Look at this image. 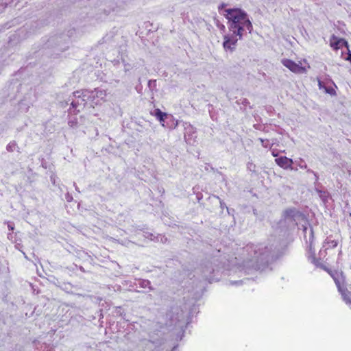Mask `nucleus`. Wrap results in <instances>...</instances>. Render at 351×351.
<instances>
[{"label":"nucleus","mask_w":351,"mask_h":351,"mask_svg":"<svg viewBox=\"0 0 351 351\" xmlns=\"http://www.w3.org/2000/svg\"><path fill=\"white\" fill-rule=\"evenodd\" d=\"M69 125L71 126V127H75L76 125H77V120L76 119H70L69 121Z\"/></svg>","instance_id":"a211bd4d"},{"label":"nucleus","mask_w":351,"mask_h":351,"mask_svg":"<svg viewBox=\"0 0 351 351\" xmlns=\"http://www.w3.org/2000/svg\"><path fill=\"white\" fill-rule=\"evenodd\" d=\"M348 60L351 61V53L349 54L348 58Z\"/></svg>","instance_id":"c756f323"},{"label":"nucleus","mask_w":351,"mask_h":351,"mask_svg":"<svg viewBox=\"0 0 351 351\" xmlns=\"http://www.w3.org/2000/svg\"><path fill=\"white\" fill-rule=\"evenodd\" d=\"M300 160L301 163H299V164H298L299 167H300V168H302V169H306V168L307 167L306 165V164H304V165H302V163H303V162H303V160H302V159H300Z\"/></svg>","instance_id":"412c9836"},{"label":"nucleus","mask_w":351,"mask_h":351,"mask_svg":"<svg viewBox=\"0 0 351 351\" xmlns=\"http://www.w3.org/2000/svg\"><path fill=\"white\" fill-rule=\"evenodd\" d=\"M239 283H240V282H237V281H235V282H231V285H237V284H239Z\"/></svg>","instance_id":"c85d7f7f"},{"label":"nucleus","mask_w":351,"mask_h":351,"mask_svg":"<svg viewBox=\"0 0 351 351\" xmlns=\"http://www.w3.org/2000/svg\"><path fill=\"white\" fill-rule=\"evenodd\" d=\"M85 93H86V90H77L73 93L74 99L71 102V108L69 109L70 113L79 112L81 108L88 106Z\"/></svg>","instance_id":"423d86ee"},{"label":"nucleus","mask_w":351,"mask_h":351,"mask_svg":"<svg viewBox=\"0 0 351 351\" xmlns=\"http://www.w3.org/2000/svg\"><path fill=\"white\" fill-rule=\"evenodd\" d=\"M136 285H138L140 288L151 290L150 282L147 280H137Z\"/></svg>","instance_id":"4468645a"},{"label":"nucleus","mask_w":351,"mask_h":351,"mask_svg":"<svg viewBox=\"0 0 351 351\" xmlns=\"http://www.w3.org/2000/svg\"><path fill=\"white\" fill-rule=\"evenodd\" d=\"M221 29H223V30H224V29H225V26H224L223 25H221Z\"/></svg>","instance_id":"2f4dec72"},{"label":"nucleus","mask_w":351,"mask_h":351,"mask_svg":"<svg viewBox=\"0 0 351 351\" xmlns=\"http://www.w3.org/2000/svg\"><path fill=\"white\" fill-rule=\"evenodd\" d=\"M164 348H156L154 350H153L152 351H163Z\"/></svg>","instance_id":"393cba45"},{"label":"nucleus","mask_w":351,"mask_h":351,"mask_svg":"<svg viewBox=\"0 0 351 351\" xmlns=\"http://www.w3.org/2000/svg\"><path fill=\"white\" fill-rule=\"evenodd\" d=\"M153 84L155 86L156 85V81H149V86H153Z\"/></svg>","instance_id":"5701e85b"},{"label":"nucleus","mask_w":351,"mask_h":351,"mask_svg":"<svg viewBox=\"0 0 351 351\" xmlns=\"http://www.w3.org/2000/svg\"><path fill=\"white\" fill-rule=\"evenodd\" d=\"M8 239H12V234H9L8 235Z\"/></svg>","instance_id":"7c9ffc66"},{"label":"nucleus","mask_w":351,"mask_h":351,"mask_svg":"<svg viewBox=\"0 0 351 351\" xmlns=\"http://www.w3.org/2000/svg\"><path fill=\"white\" fill-rule=\"evenodd\" d=\"M276 163L284 169H293L292 165L293 161L291 158L286 156H280L275 159Z\"/></svg>","instance_id":"9d476101"},{"label":"nucleus","mask_w":351,"mask_h":351,"mask_svg":"<svg viewBox=\"0 0 351 351\" xmlns=\"http://www.w3.org/2000/svg\"><path fill=\"white\" fill-rule=\"evenodd\" d=\"M165 122H168L169 125L172 124V121H171L170 119H167Z\"/></svg>","instance_id":"cd10ccee"},{"label":"nucleus","mask_w":351,"mask_h":351,"mask_svg":"<svg viewBox=\"0 0 351 351\" xmlns=\"http://www.w3.org/2000/svg\"><path fill=\"white\" fill-rule=\"evenodd\" d=\"M347 42L344 39L339 38L335 36H332L330 41V47L335 50L341 49L343 47H347Z\"/></svg>","instance_id":"9b49d317"},{"label":"nucleus","mask_w":351,"mask_h":351,"mask_svg":"<svg viewBox=\"0 0 351 351\" xmlns=\"http://www.w3.org/2000/svg\"><path fill=\"white\" fill-rule=\"evenodd\" d=\"M259 141L261 142L262 145L266 148L269 147L272 145L270 143L269 141L267 139H263V138H260Z\"/></svg>","instance_id":"2eb2a0df"},{"label":"nucleus","mask_w":351,"mask_h":351,"mask_svg":"<svg viewBox=\"0 0 351 351\" xmlns=\"http://www.w3.org/2000/svg\"><path fill=\"white\" fill-rule=\"evenodd\" d=\"M154 116L163 127L173 129L178 125V121L172 115L163 112L160 109H156Z\"/></svg>","instance_id":"6e6552de"},{"label":"nucleus","mask_w":351,"mask_h":351,"mask_svg":"<svg viewBox=\"0 0 351 351\" xmlns=\"http://www.w3.org/2000/svg\"><path fill=\"white\" fill-rule=\"evenodd\" d=\"M318 86H319V89H324L326 90V88H327L323 84V82L320 80L318 81Z\"/></svg>","instance_id":"aec40b11"},{"label":"nucleus","mask_w":351,"mask_h":351,"mask_svg":"<svg viewBox=\"0 0 351 351\" xmlns=\"http://www.w3.org/2000/svg\"><path fill=\"white\" fill-rule=\"evenodd\" d=\"M272 156H274V157H277L278 156V154L276 152H275L274 151L272 152Z\"/></svg>","instance_id":"bb28decb"},{"label":"nucleus","mask_w":351,"mask_h":351,"mask_svg":"<svg viewBox=\"0 0 351 351\" xmlns=\"http://www.w3.org/2000/svg\"><path fill=\"white\" fill-rule=\"evenodd\" d=\"M223 15L228 20L229 32H234L243 37L247 33H251L253 27L248 15L239 8L225 10Z\"/></svg>","instance_id":"f03ea898"},{"label":"nucleus","mask_w":351,"mask_h":351,"mask_svg":"<svg viewBox=\"0 0 351 351\" xmlns=\"http://www.w3.org/2000/svg\"><path fill=\"white\" fill-rule=\"evenodd\" d=\"M16 144L14 143H10L7 146V149L10 152H12L15 149Z\"/></svg>","instance_id":"dca6fc26"},{"label":"nucleus","mask_w":351,"mask_h":351,"mask_svg":"<svg viewBox=\"0 0 351 351\" xmlns=\"http://www.w3.org/2000/svg\"><path fill=\"white\" fill-rule=\"evenodd\" d=\"M8 228L11 230H14V226L12 223H9L8 226Z\"/></svg>","instance_id":"a878e982"},{"label":"nucleus","mask_w":351,"mask_h":351,"mask_svg":"<svg viewBox=\"0 0 351 351\" xmlns=\"http://www.w3.org/2000/svg\"><path fill=\"white\" fill-rule=\"evenodd\" d=\"M221 207L224 206V204H223L221 202Z\"/></svg>","instance_id":"72a5a7b5"},{"label":"nucleus","mask_w":351,"mask_h":351,"mask_svg":"<svg viewBox=\"0 0 351 351\" xmlns=\"http://www.w3.org/2000/svg\"><path fill=\"white\" fill-rule=\"evenodd\" d=\"M319 196L323 199V201H326L328 197V193L326 192L319 191Z\"/></svg>","instance_id":"f3484780"},{"label":"nucleus","mask_w":351,"mask_h":351,"mask_svg":"<svg viewBox=\"0 0 351 351\" xmlns=\"http://www.w3.org/2000/svg\"><path fill=\"white\" fill-rule=\"evenodd\" d=\"M153 84L155 86L156 85V81H149V86H153Z\"/></svg>","instance_id":"b1692460"},{"label":"nucleus","mask_w":351,"mask_h":351,"mask_svg":"<svg viewBox=\"0 0 351 351\" xmlns=\"http://www.w3.org/2000/svg\"><path fill=\"white\" fill-rule=\"evenodd\" d=\"M325 91L330 94V95H335V90L332 88H326Z\"/></svg>","instance_id":"6ab92c4d"},{"label":"nucleus","mask_w":351,"mask_h":351,"mask_svg":"<svg viewBox=\"0 0 351 351\" xmlns=\"http://www.w3.org/2000/svg\"><path fill=\"white\" fill-rule=\"evenodd\" d=\"M144 237L146 239H148L151 241H161L162 243H165L167 241V239L161 234H158L157 236L154 235L152 233L145 232H144Z\"/></svg>","instance_id":"f8f14e48"},{"label":"nucleus","mask_w":351,"mask_h":351,"mask_svg":"<svg viewBox=\"0 0 351 351\" xmlns=\"http://www.w3.org/2000/svg\"><path fill=\"white\" fill-rule=\"evenodd\" d=\"M243 37H240L237 33L234 32H229L223 36V47L225 51H233L237 46V43L239 40L242 39Z\"/></svg>","instance_id":"1a4fd4ad"},{"label":"nucleus","mask_w":351,"mask_h":351,"mask_svg":"<svg viewBox=\"0 0 351 351\" xmlns=\"http://www.w3.org/2000/svg\"><path fill=\"white\" fill-rule=\"evenodd\" d=\"M88 106L94 108L96 106L101 105L106 101V90L101 88H95L94 90H86L85 93Z\"/></svg>","instance_id":"20e7f679"},{"label":"nucleus","mask_w":351,"mask_h":351,"mask_svg":"<svg viewBox=\"0 0 351 351\" xmlns=\"http://www.w3.org/2000/svg\"><path fill=\"white\" fill-rule=\"evenodd\" d=\"M221 207L224 206V204H223L221 202Z\"/></svg>","instance_id":"f704fd0d"},{"label":"nucleus","mask_w":351,"mask_h":351,"mask_svg":"<svg viewBox=\"0 0 351 351\" xmlns=\"http://www.w3.org/2000/svg\"><path fill=\"white\" fill-rule=\"evenodd\" d=\"M337 241L332 240L330 238H327L323 245V247L325 248L324 252L329 248H334L337 246Z\"/></svg>","instance_id":"ddd939ff"},{"label":"nucleus","mask_w":351,"mask_h":351,"mask_svg":"<svg viewBox=\"0 0 351 351\" xmlns=\"http://www.w3.org/2000/svg\"><path fill=\"white\" fill-rule=\"evenodd\" d=\"M336 286L340 293L343 300L347 305L351 307V285L345 286V278L341 272L335 271L330 274Z\"/></svg>","instance_id":"7ed1b4c3"},{"label":"nucleus","mask_w":351,"mask_h":351,"mask_svg":"<svg viewBox=\"0 0 351 351\" xmlns=\"http://www.w3.org/2000/svg\"><path fill=\"white\" fill-rule=\"evenodd\" d=\"M250 103L248 101V100L247 99H242V104L245 105V106H247Z\"/></svg>","instance_id":"4be33fe9"},{"label":"nucleus","mask_w":351,"mask_h":351,"mask_svg":"<svg viewBox=\"0 0 351 351\" xmlns=\"http://www.w3.org/2000/svg\"><path fill=\"white\" fill-rule=\"evenodd\" d=\"M272 247L267 243L247 245L244 252V261L242 265L237 263L235 258L230 261V270L248 273L251 269H260L262 264L269 256Z\"/></svg>","instance_id":"f257e3e1"},{"label":"nucleus","mask_w":351,"mask_h":351,"mask_svg":"<svg viewBox=\"0 0 351 351\" xmlns=\"http://www.w3.org/2000/svg\"><path fill=\"white\" fill-rule=\"evenodd\" d=\"M282 63L285 67L295 73H304L310 68L306 60L297 63L289 59H283Z\"/></svg>","instance_id":"0eeeda50"},{"label":"nucleus","mask_w":351,"mask_h":351,"mask_svg":"<svg viewBox=\"0 0 351 351\" xmlns=\"http://www.w3.org/2000/svg\"><path fill=\"white\" fill-rule=\"evenodd\" d=\"M322 254H323V251H322V250H320V251H319V255H320V256H322Z\"/></svg>","instance_id":"473e14b6"},{"label":"nucleus","mask_w":351,"mask_h":351,"mask_svg":"<svg viewBox=\"0 0 351 351\" xmlns=\"http://www.w3.org/2000/svg\"><path fill=\"white\" fill-rule=\"evenodd\" d=\"M303 231L304 232V238L307 244L308 261L315 266L320 267L324 269H326V268L322 265L319 263V261L315 257V252L313 248L314 236L312 228L305 226L304 227Z\"/></svg>","instance_id":"39448f33"}]
</instances>
